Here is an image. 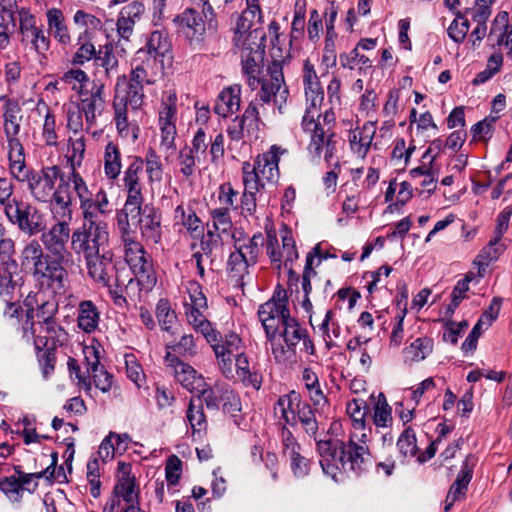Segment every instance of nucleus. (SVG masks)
Instances as JSON below:
<instances>
[{
	"mask_svg": "<svg viewBox=\"0 0 512 512\" xmlns=\"http://www.w3.org/2000/svg\"><path fill=\"white\" fill-rule=\"evenodd\" d=\"M130 221H136L142 237L146 241L159 243L162 236L161 217L153 207H139V213L132 216L123 211L118 217L125 262L135 276L141 290L150 291L157 282L151 256L130 230Z\"/></svg>",
	"mask_w": 512,
	"mask_h": 512,
	"instance_id": "f257e3e1",
	"label": "nucleus"
},
{
	"mask_svg": "<svg viewBox=\"0 0 512 512\" xmlns=\"http://www.w3.org/2000/svg\"><path fill=\"white\" fill-rule=\"evenodd\" d=\"M186 290L188 299L184 300L183 306L188 324L210 344L223 375L232 377V357L240 353L242 339L233 331L222 336L208 320L205 314L208 310L207 298L198 282L189 281Z\"/></svg>",
	"mask_w": 512,
	"mask_h": 512,
	"instance_id": "f03ea898",
	"label": "nucleus"
},
{
	"mask_svg": "<svg viewBox=\"0 0 512 512\" xmlns=\"http://www.w3.org/2000/svg\"><path fill=\"white\" fill-rule=\"evenodd\" d=\"M280 148L272 146L267 152L258 155L253 163L242 164L243 192L240 198L241 213L252 216L256 212L258 196L266 185L273 184L279 176Z\"/></svg>",
	"mask_w": 512,
	"mask_h": 512,
	"instance_id": "7ed1b4c3",
	"label": "nucleus"
},
{
	"mask_svg": "<svg viewBox=\"0 0 512 512\" xmlns=\"http://www.w3.org/2000/svg\"><path fill=\"white\" fill-rule=\"evenodd\" d=\"M325 122L323 127H319L305 120L304 132L310 135L307 151L311 160L318 163L323 158L327 167L330 168L323 176V185L326 190L334 192L341 169L339 155L341 141L335 133L332 114L325 116Z\"/></svg>",
	"mask_w": 512,
	"mask_h": 512,
	"instance_id": "20e7f679",
	"label": "nucleus"
},
{
	"mask_svg": "<svg viewBox=\"0 0 512 512\" xmlns=\"http://www.w3.org/2000/svg\"><path fill=\"white\" fill-rule=\"evenodd\" d=\"M65 174L58 165L44 166L40 170H29L18 182L26 183L31 196L38 202L50 203L51 214L59 215L60 208L66 209L69 197L66 193Z\"/></svg>",
	"mask_w": 512,
	"mask_h": 512,
	"instance_id": "39448f33",
	"label": "nucleus"
},
{
	"mask_svg": "<svg viewBox=\"0 0 512 512\" xmlns=\"http://www.w3.org/2000/svg\"><path fill=\"white\" fill-rule=\"evenodd\" d=\"M269 79L262 82V86L257 93L259 105L251 102L240 117L246 123L247 121L257 123L261 119V115L265 118L269 117L266 105L273 104L272 115H282L289 96L288 87L285 85L282 66L279 62H273L268 68Z\"/></svg>",
	"mask_w": 512,
	"mask_h": 512,
	"instance_id": "423d86ee",
	"label": "nucleus"
},
{
	"mask_svg": "<svg viewBox=\"0 0 512 512\" xmlns=\"http://www.w3.org/2000/svg\"><path fill=\"white\" fill-rule=\"evenodd\" d=\"M64 182L67 184L66 193L69 197V205L66 209L60 208L59 215L61 217L72 219V191L79 201L82 218L110 213L111 208L107 192L103 188L93 192L78 171H70L68 175H65Z\"/></svg>",
	"mask_w": 512,
	"mask_h": 512,
	"instance_id": "0eeeda50",
	"label": "nucleus"
},
{
	"mask_svg": "<svg viewBox=\"0 0 512 512\" xmlns=\"http://www.w3.org/2000/svg\"><path fill=\"white\" fill-rule=\"evenodd\" d=\"M287 297L284 290L275 291L272 298L258 309V317L264 328L266 338L271 346L272 354L277 362L285 359V348L277 342L280 326L290 317L287 307Z\"/></svg>",
	"mask_w": 512,
	"mask_h": 512,
	"instance_id": "6e6552de",
	"label": "nucleus"
},
{
	"mask_svg": "<svg viewBox=\"0 0 512 512\" xmlns=\"http://www.w3.org/2000/svg\"><path fill=\"white\" fill-rule=\"evenodd\" d=\"M106 215L82 218L81 225L71 234V248L83 258L90 257L108 249V224L103 219Z\"/></svg>",
	"mask_w": 512,
	"mask_h": 512,
	"instance_id": "1a4fd4ad",
	"label": "nucleus"
},
{
	"mask_svg": "<svg viewBox=\"0 0 512 512\" xmlns=\"http://www.w3.org/2000/svg\"><path fill=\"white\" fill-rule=\"evenodd\" d=\"M177 93L174 89L163 91L158 109V127L160 131V151L165 154V160L176 151L177 137Z\"/></svg>",
	"mask_w": 512,
	"mask_h": 512,
	"instance_id": "9d476101",
	"label": "nucleus"
},
{
	"mask_svg": "<svg viewBox=\"0 0 512 512\" xmlns=\"http://www.w3.org/2000/svg\"><path fill=\"white\" fill-rule=\"evenodd\" d=\"M302 78L306 99V110L301 122L302 129L304 130L305 120L308 122L311 121L319 127H323L326 123L325 116L332 114L335 119V114L332 110H327L324 114L319 113V108L324 100V92L314 65L309 60H305L304 62Z\"/></svg>",
	"mask_w": 512,
	"mask_h": 512,
	"instance_id": "9b49d317",
	"label": "nucleus"
},
{
	"mask_svg": "<svg viewBox=\"0 0 512 512\" xmlns=\"http://www.w3.org/2000/svg\"><path fill=\"white\" fill-rule=\"evenodd\" d=\"M280 237L282 247L280 248L276 233L273 231L267 232L266 240V253L272 263L277 269L281 270L282 267L286 268L290 275L294 274L293 263L298 259L299 254L296 248L295 240L292 231L283 226L280 229Z\"/></svg>",
	"mask_w": 512,
	"mask_h": 512,
	"instance_id": "f8f14e48",
	"label": "nucleus"
},
{
	"mask_svg": "<svg viewBox=\"0 0 512 512\" xmlns=\"http://www.w3.org/2000/svg\"><path fill=\"white\" fill-rule=\"evenodd\" d=\"M5 215L9 222L28 236H34L46 229L45 215L35 206L22 200L8 205Z\"/></svg>",
	"mask_w": 512,
	"mask_h": 512,
	"instance_id": "ddd939ff",
	"label": "nucleus"
},
{
	"mask_svg": "<svg viewBox=\"0 0 512 512\" xmlns=\"http://www.w3.org/2000/svg\"><path fill=\"white\" fill-rule=\"evenodd\" d=\"M64 336L65 331L56 320L47 322H34V320L30 322L27 320L23 326V339L27 343L33 342L38 352L43 349H53Z\"/></svg>",
	"mask_w": 512,
	"mask_h": 512,
	"instance_id": "4468645a",
	"label": "nucleus"
},
{
	"mask_svg": "<svg viewBox=\"0 0 512 512\" xmlns=\"http://www.w3.org/2000/svg\"><path fill=\"white\" fill-rule=\"evenodd\" d=\"M143 170V159L139 156H133L123 174V187L127 193L123 211H127L132 216L139 213V207L144 202L143 184L141 182Z\"/></svg>",
	"mask_w": 512,
	"mask_h": 512,
	"instance_id": "2eb2a0df",
	"label": "nucleus"
},
{
	"mask_svg": "<svg viewBox=\"0 0 512 512\" xmlns=\"http://www.w3.org/2000/svg\"><path fill=\"white\" fill-rule=\"evenodd\" d=\"M52 217L56 222L48 230L42 231L40 240L51 256L60 259H71L72 253L67 247L70 238L69 222L71 219L60 215Z\"/></svg>",
	"mask_w": 512,
	"mask_h": 512,
	"instance_id": "dca6fc26",
	"label": "nucleus"
},
{
	"mask_svg": "<svg viewBox=\"0 0 512 512\" xmlns=\"http://www.w3.org/2000/svg\"><path fill=\"white\" fill-rule=\"evenodd\" d=\"M174 22L179 32L191 43H200L206 29L215 28L217 25L216 18L212 22H209L201 13V7L194 4L178 15L174 19Z\"/></svg>",
	"mask_w": 512,
	"mask_h": 512,
	"instance_id": "f3484780",
	"label": "nucleus"
},
{
	"mask_svg": "<svg viewBox=\"0 0 512 512\" xmlns=\"http://www.w3.org/2000/svg\"><path fill=\"white\" fill-rule=\"evenodd\" d=\"M104 87L105 82L102 76L96 74L89 91L80 95V102L77 108L84 115L86 132H89L92 127L97 125V119L105 109Z\"/></svg>",
	"mask_w": 512,
	"mask_h": 512,
	"instance_id": "a211bd4d",
	"label": "nucleus"
},
{
	"mask_svg": "<svg viewBox=\"0 0 512 512\" xmlns=\"http://www.w3.org/2000/svg\"><path fill=\"white\" fill-rule=\"evenodd\" d=\"M190 149L195 158L204 160L210 155L211 162L217 163L224 156V136L217 133L214 136L206 132L204 128H198L193 135L190 145H185Z\"/></svg>",
	"mask_w": 512,
	"mask_h": 512,
	"instance_id": "6ab92c4d",
	"label": "nucleus"
},
{
	"mask_svg": "<svg viewBox=\"0 0 512 512\" xmlns=\"http://www.w3.org/2000/svg\"><path fill=\"white\" fill-rule=\"evenodd\" d=\"M69 260L52 256L42 268L32 273L34 281L41 289H51L53 292L64 289L68 272L63 264Z\"/></svg>",
	"mask_w": 512,
	"mask_h": 512,
	"instance_id": "aec40b11",
	"label": "nucleus"
},
{
	"mask_svg": "<svg viewBox=\"0 0 512 512\" xmlns=\"http://www.w3.org/2000/svg\"><path fill=\"white\" fill-rule=\"evenodd\" d=\"M167 370L174 376L185 389L195 393L196 390L202 389L204 378L190 364L181 360L177 355L167 351L164 357Z\"/></svg>",
	"mask_w": 512,
	"mask_h": 512,
	"instance_id": "412c9836",
	"label": "nucleus"
},
{
	"mask_svg": "<svg viewBox=\"0 0 512 512\" xmlns=\"http://www.w3.org/2000/svg\"><path fill=\"white\" fill-rule=\"evenodd\" d=\"M84 261L87 275L100 286H108V282L118 274L114 254L110 249L87 257Z\"/></svg>",
	"mask_w": 512,
	"mask_h": 512,
	"instance_id": "4be33fe9",
	"label": "nucleus"
},
{
	"mask_svg": "<svg viewBox=\"0 0 512 512\" xmlns=\"http://www.w3.org/2000/svg\"><path fill=\"white\" fill-rule=\"evenodd\" d=\"M238 47L241 48L243 75L246 77L248 86L255 90L267 79L260 78L263 51L260 49V44L254 41L252 43L243 42Z\"/></svg>",
	"mask_w": 512,
	"mask_h": 512,
	"instance_id": "5701e85b",
	"label": "nucleus"
},
{
	"mask_svg": "<svg viewBox=\"0 0 512 512\" xmlns=\"http://www.w3.org/2000/svg\"><path fill=\"white\" fill-rule=\"evenodd\" d=\"M146 15V7L141 0H132L121 7L117 20V36L125 41H129L134 33V27Z\"/></svg>",
	"mask_w": 512,
	"mask_h": 512,
	"instance_id": "b1692460",
	"label": "nucleus"
},
{
	"mask_svg": "<svg viewBox=\"0 0 512 512\" xmlns=\"http://www.w3.org/2000/svg\"><path fill=\"white\" fill-rule=\"evenodd\" d=\"M280 338L283 339L289 350L294 351L296 345L302 341L303 350L307 354L313 355L315 353L314 343L309 338L307 330L291 316L286 318L285 322L280 326L277 338V342L279 343H281Z\"/></svg>",
	"mask_w": 512,
	"mask_h": 512,
	"instance_id": "393cba45",
	"label": "nucleus"
},
{
	"mask_svg": "<svg viewBox=\"0 0 512 512\" xmlns=\"http://www.w3.org/2000/svg\"><path fill=\"white\" fill-rule=\"evenodd\" d=\"M339 461L343 470L352 471L359 475L366 469V455H368V446L359 445L353 441L339 443Z\"/></svg>",
	"mask_w": 512,
	"mask_h": 512,
	"instance_id": "a878e982",
	"label": "nucleus"
},
{
	"mask_svg": "<svg viewBox=\"0 0 512 512\" xmlns=\"http://www.w3.org/2000/svg\"><path fill=\"white\" fill-rule=\"evenodd\" d=\"M23 276L17 262L0 265V297L7 302L9 308L14 307L11 300L20 290Z\"/></svg>",
	"mask_w": 512,
	"mask_h": 512,
	"instance_id": "bb28decb",
	"label": "nucleus"
},
{
	"mask_svg": "<svg viewBox=\"0 0 512 512\" xmlns=\"http://www.w3.org/2000/svg\"><path fill=\"white\" fill-rule=\"evenodd\" d=\"M171 42L165 31L156 30L150 34L146 48L137 52V59H150V63L164 66V58L170 54Z\"/></svg>",
	"mask_w": 512,
	"mask_h": 512,
	"instance_id": "cd10ccee",
	"label": "nucleus"
},
{
	"mask_svg": "<svg viewBox=\"0 0 512 512\" xmlns=\"http://www.w3.org/2000/svg\"><path fill=\"white\" fill-rule=\"evenodd\" d=\"M233 253L244 256L248 261L257 264L261 249L265 243L262 233L257 232L253 236H247L243 230H235L232 234Z\"/></svg>",
	"mask_w": 512,
	"mask_h": 512,
	"instance_id": "c85d7f7f",
	"label": "nucleus"
},
{
	"mask_svg": "<svg viewBox=\"0 0 512 512\" xmlns=\"http://www.w3.org/2000/svg\"><path fill=\"white\" fill-rule=\"evenodd\" d=\"M5 139L9 172L15 180H23L30 169L26 164V153L20 136Z\"/></svg>",
	"mask_w": 512,
	"mask_h": 512,
	"instance_id": "c756f323",
	"label": "nucleus"
},
{
	"mask_svg": "<svg viewBox=\"0 0 512 512\" xmlns=\"http://www.w3.org/2000/svg\"><path fill=\"white\" fill-rule=\"evenodd\" d=\"M376 133V122L367 121L361 127L349 131L348 142L351 151L364 159L368 154Z\"/></svg>",
	"mask_w": 512,
	"mask_h": 512,
	"instance_id": "7c9ffc66",
	"label": "nucleus"
},
{
	"mask_svg": "<svg viewBox=\"0 0 512 512\" xmlns=\"http://www.w3.org/2000/svg\"><path fill=\"white\" fill-rule=\"evenodd\" d=\"M87 380L93 381L96 388L106 393L112 387V375H110L104 366L100 364L97 352L93 348H87L85 351Z\"/></svg>",
	"mask_w": 512,
	"mask_h": 512,
	"instance_id": "2f4dec72",
	"label": "nucleus"
},
{
	"mask_svg": "<svg viewBox=\"0 0 512 512\" xmlns=\"http://www.w3.org/2000/svg\"><path fill=\"white\" fill-rule=\"evenodd\" d=\"M339 443H343V441L321 440L317 443V450L320 456L319 463L322 470L324 474L330 476L336 482L340 474V466H338Z\"/></svg>",
	"mask_w": 512,
	"mask_h": 512,
	"instance_id": "473e14b6",
	"label": "nucleus"
},
{
	"mask_svg": "<svg viewBox=\"0 0 512 512\" xmlns=\"http://www.w3.org/2000/svg\"><path fill=\"white\" fill-rule=\"evenodd\" d=\"M75 314L77 327L80 331L92 334L98 330L101 312L92 300H81Z\"/></svg>",
	"mask_w": 512,
	"mask_h": 512,
	"instance_id": "72a5a7b5",
	"label": "nucleus"
},
{
	"mask_svg": "<svg viewBox=\"0 0 512 512\" xmlns=\"http://www.w3.org/2000/svg\"><path fill=\"white\" fill-rule=\"evenodd\" d=\"M119 87H120V84L117 83L116 95H115V98L113 101V107H114V111H115L114 119H115L116 128H117L118 133L122 137H131L133 140H136L138 138L140 129H139V126L136 124V122L128 121L127 113H128L129 105H127V104H125V102H123V100L121 98V93H120Z\"/></svg>",
	"mask_w": 512,
	"mask_h": 512,
	"instance_id": "f704fd0d",
	"label": "nucleus"
},
{
	"mask_svg": "<svg viewBox=\"0 0 512 512\" xmlns=\"http://www.w3.org/2000/svg\"><path fill=\"white\" fill-rule=\"evenodd\" d=\"M241 104V86L234 84L224 88L217 96L214 112L227 118L239 111Z\"/></svg>",
	"mask_w": 512,
	"mask_h": 512,
	"instance_id": "c9c22d12",
	"label": "nucleus"
},
{
	"mask_svg": "<svg viewBox=\"0 0 512 512\" xmlns=\"http://www.w3.org/2000/svg\"><path fill=\"white\" fill-rule=\"evenodd\" d=\"M121 475L114 488L117 497V503L121 504H137L138 494L136 491L135 477L130 473V466L125 463H119Z\"/></svg>",
	"mask_w": 512,
	"mask_h": 512,
	"instance_id": "e433bc0d",
	"label": "nucleus"
},
{
	"mask_svg": "<svg viewBox=\"0 0 512 512\" xmlns=\"http://www.w3.org/2000/svg\"><path fill=\"white\" fill-rule=\"evenodd\" d=\"M0 100L4 102L2 116L5 138L18 137L21 131L22 109L17 101L7 96H1Z\"/></svg>",
	"mask_w": 512,
	"mask_h": 512,
	"instance_id": "4c0bfd02",
	"label": "nucleus"
},
{
	"mask_svg": "<svg viewBox=\"0 0 512 512\" xmlns=\"http://www.w3.org/2000/svg\"><path fill=\"white\" fill-rule=\"evenodd\" d=\"M49 34L62 46H69L72 42L69 27L63 12L58 8H50L46 12Z\"/></svg>",
	"mask_w": 512,
	"mask_h": 512,
	"instance_id": "58836bf2",
	"label": "nucleus"
},
{
	"mask_svg": "<svg viewBox=\"0 0 512 512\" xmlns=\"http://www.w3.org/2000/svg\"><path fill=\"white\" fill-rule=\"evenodd\" d=\"M256 265L248 261L244 256L231 252L227 260V274L231 281L238 287H243L251 280L250 268Z\"/></svg>",
	"mask_w": 512,
	"mask_h": 512,
	"instance_id": "ea45409f",
	"label": "nucleus"
},
{
	"mask_svg": "<svg viewBox=\"0 0 512 512\" xmlns=\"http://www.w3.org/2000/svg\"><path fill=\"white\" fill-rule=\"evenodd\" d=\"M488 40L493 46H506L512 56V25L508 24V13L500 12L492 22Z\"/></svg>",
	"mask_w": 512,
	"mask_h": 512,
	"instance_id": "a19ab883",
	"label": "nucleus"
},
{
	"mask_svg": "<svg viewBox=\"0 0 512 512\" xmlns=\"http://www.w3.org/2000/svg\"><path fill=\"white\" fill-rule=\"evenodd\" d=\"M301 404L300 395L295 391H291L278 398L274 405V412L276 415H279L285 426L287 424L294 426L296 425L298 405Z\"/></svg>",
	"mask_w": 512,
	"mask_h": 512,
	"instance_id": "79ce46f5",
	"label": "nucleus"
},
{
	"mask_svg": "<svg viewBox=\"0 0 512 512\" xmlns=\"http://www.w3.org/2000/svg\"><path fill=\"white\" fill-rule=\"evenodd\" d=\"M90 31H82L76 40V50L72 54L71 63L74 66H84L90 61H94L98 51L91 39Z\"/></svg>",
	"mask_w": 512,
	"mask_h": 512,
	"instance_id": "37998d69",
	"label": "nucleus"
},
{
	"mask_svg": "<svg viewBox=\"0 0 512 512\" xmlns=\"http://www.w3.org/2000/svg\"><path fill=\"white\" fill-rule=\"evenodd\" d=\"M102 161L105 177L110 181L118 179L122 171V156L117 144L110 141L105 145Z\"/></svg>",
	"mask_w": 512,
	"mask_h": 512,
	"instance_id": "c03bdc74",
	"label": "nucleus"
},
{
	"mask_svg": "<svg viewBox=\"0 0 512 512\" xmlns=\"http://www.w3.org/2000/svg\"><path fill=\"white\" fill-rule=\"evenodd\" d=\"M433 339L427 336L414 339L403 349V359L405 363H417L425 360L433 351Z\"/></svg>",
	"mask_w": 512,
	"mask_h": 512,
	"instance_id": "a18cd8bd",
	"label": "nucleus"
},
{
	"mask_svg": "<svg viewBox=\"0 0 512 512\" xmlns=\"http://www.w3.org/2000/svg\"><path fill=\"white\" fill-rule=\"evenodd\" d=\"M260 14H256L253 11L244 10L237 19L235 28V45L240 46L243 42L250 43V40L257 38V30L251 31V27L256 18H260Z\"/></svg>",
	"mask_w": 512,
	"mask_h": 512,
	"instance_id": "49530a36",
	"label": "nucleus"
},
{
	"mask_svg": "<svg viewBox=\"0 0 512 512\" xmlns=\"http://www.w3.org/2000/svg\"><path fill=\"white\" fill-rule=\"evenodd\" d=\"M321 413H323V411H316L309 403L302 402L301 405H298L296 424L299 423L302 430L308 436L316 439L319 430V422L316 415H320Z\"/></svg>",
	"mask_w": 512,
	"mask_h": 512,
	"instance_id": "de8ad7c7",
	"label": "nucleus"
},
{
	"mask_svg": "<svg viewBox=\"0 0 512 512\" xmlns=\"http://www.w3.org/2000/svg\"><path fill=\"white\" fill-rule=\"evenodd\" d=\"M37 110L39 113L42 111L45 112L41 132L42 139L47 146H57L58 134L56 116L54 112L44 102L38 103Z\"/></svg>",
	"mask_w": 512,
	"mask_h": 512,
	"instance_id": "09e8293b",
	"label": "nucleus"
},
{
	"mask_svg": "<svg viewBox=\"0 0 512 512\" xmlns=\"http://www.w3.org/2000/svg\"><path fill=\"white\" fill-rule=\"evenodd\" d=\"M120 84L119 90L121 98L125 104L129 105L132 110L139 109L144 102V87L141 85L133 84L123 77L122 83Z\"/></svg>",
	"mask_w": 512,
	"mask_h": 512,
	"instance_id": "8fccbe9b",
	"label": "nucleus"
},
{
	"mask_svg": "<svg viewBox=\"0 0 512 512\" xmlns=\"http://www.w3.org/2000/svg\"><path fill=\"white\" fill-rule=\"evenodd\" d=\"M21 42L40 56H45L51 45L50 38L42 27L21 37Z\"/></svg>",
	"mask_w": 512,
	"mask_h": 512,
	"instance_id": "3c124183",
	"label": "nucleus"
},
{
	"mask_svg": "<svg viewBox=\"0 0 512 512\" xmlns=\"http://www.w3.org/2000/svg\"><path fill=\"white\" fill-rule=\"evenodd\" d=\"M174 218L177 223L182 224L193 236L202 233L201 220L191 208L178 205L174 211Z\"/></svg>",
	"mask_w": 512,
	"mask_h": 512,
	"instance_id": "603ef678",
	"label": "nucleus"
},
{
	"mask_svg": "<svg viewBox=\"0 0 512 512\" xmlns=\"http://www.w3.org/2000/svg\"><path fill=\"white\" fill-rule=\"evenodd\" d=\"M144 161V169L150 184L160 183L163 178V164L154 149H148Z\"/></svg>",
	"mask_w": 512,
	"mask_h": 512,
	"instance_id": "864d4df0",
	"label": "nucleus"
},
{
	"mask_svg": "<svg viewBox=\"0 0 512 512\" xmlns=\"http://www.w3.org/2000/svg\"><path fill=\"white\" fill-rule=\"evenodd\" d=\"M201 162L202 160L195 158L188 148L183 147L178 151L177 166L184 180H190L195 175L197 164Z\"/></svg>",
	"mask_w": 512,
	"mask_h": 512,
	"instance_id": "5fc2aeb1",
	"label": "nucleus"
},
{
	"mask_svg": "<svg viewBox=\"0 0 512 512\" xmlns=\"http://www.w3.org/2000/svg\"><path fill=\"white\" fill-rule=\"evenodd\" d=\"M373 410L372 418L376 427L388 428L392 425V409L383 393L379 394Z\"/></svg>",
	"mask_w": 512,
	"mask_h": 512,
	"instance_id": "6e6d98bb",
	"label": "nucleus"
},
{
	"mask_svg": "<svg viewBox=\"0 0 512 512\" xmlns=\"http://www.w3.org/2000/svg\"><path fill=\"white\" fill-rule=\"evenodd\" d=\"M499 241V237H495L493 240H490L489 244L486 245L475 258L474 265L477 266L479 277L483 276L490 262L498 258L500 253L498 247Z\"/></svg>",
	"mask_w": 512,
	"mask_h": 512,
	"instance_id": "4d7b16f0",
	"label": "nucleus"
},
{
	"mask_svg": "<svg viewBox=\"0 0 512 512\" xmlns=\"http://www.w3.org/2000/svg\"><path fill=\"white\" fill-rule=\"evenodd\" d=\"M201 388L202 389L196 390L195 392L201 396V398L198 399V403H205L208 409L218 410L222 404V392L225 390L226 386L217 385L213 388H210L204 381V384L201 385Z\"/></svg>",
	"mask_w": 512,
	"mask_h": 512,
	"instance_id": "13d9d810",
	"label": "nucleus"
},
{
	"mask_svg": "<svg viewBox=\"0 0 512 512\" xmlns=\"http://www.w3.org/2000/svg\"><path fill=\"white\" fill-rule=\"evenodd\" d=\"M156 318L162 330L169 332L176 323L177 316L167 299H160L155 309Z\"/></svg>",
	"mask_w": 512,
	"mask_h": 512,
	"instance_id": "bf43d9fd",
	"label": "nucleus"
},
{
	"mask_svg": "<svg viewBox=\"0 0 512 512\" xmlns=\"http://www.w3.org/2000/svg\"><path fill=\"white\" fill-rule=\"evenodd\" d=\"M94 64L103 69L105 78L109 79L115 74L118 68V60L114 55L112 48L105 46V49L98 50Z\"/></svg>",
	"mask_w": 512,
	"mask_h": 512,
	"instance_id": "052dcab7",
	"label": "nucleus"
},
{
	"mask_svg": "<svg viewBox=\"0 0 512 512\" xmlns=\"http://www.w3.org/2000/svg\"><path fill=\"white\" fill-rule=\"evenodd\" d=\"M85 147V140L83 137L68 139L67 161L71 171H77V169L82 165Z\"/></svg>",
	"mask_w": 512,
	"mask_h": 512,
	"instance_id": "680f3d73",
	"label": "nucleus"
},
{
	"mask_svg": "<svg viewBox=\"0 0 512 512\" xmlns=\"http://www.w3.org/2000/svg\"><path fill=\"white\" fill-rule=\"evenodd\" d=\"M186 418L191 426L193 434L200 433L206 429L207 422L201 402L191 400L187 409Z\"/></svg>",
	"mask_w": 512,
	"mask_h": 512,
	"instance_id": "e2e57ef3",
	"label": "nucleus"
},
{
	"mask_svg": "<svg viewBox=\"0 0 512 512\" xmlns=\"http://www.w3.org/2000/svg\"><path fill=\"white\" fill-rule=\"evenodd\" d=\"M397 447L400 454L407 457H415L418 452L417 439L414 430L411 427H407L400 434L397 440Z\"/></svg>",
	"mask_w": 512,
	"mask_h": 512,
	"instance_id": "0e129e2a",
	"label": "nucleus"
},
{
	"mask_svg": "<svg viewBox=\"0 0 512 512\" xmlns=\"http://www.w3.org/2000/svg\"><path fill=\"white\" fill-rule=\"evenodd\" d=\"M61 80L69 85L73 91L77 92L79 96L89 91V89H85L89 77L85 71L79 68L68 70L63 74Z\"/></svg>",
	"mask_w": 512,
	"mask_h": 512,
	"instance_id": "69168bd1",
	"label": "nucleus"
},
{
	"mask_svg": "<svg viewBox=\"0 0 512 512\" xmlns=\"http://www.w3.org/2000/svg\"><path fill=\"white\" fill-rule=\"evenodd\" d=\"M472 478V471L468 468L467 462L463 463L461 471L458 473L455 481L450 487L449 495L450 499L458 500L461 496H464Z\"/></svg>",
	"mask_w": 512,
	"mask_h": 512,
	"instance_id": "338daca9",
	"label": "nucleus"
},
{
	"mask_svg": "<svg viewBox=\"0 0 512 512\" xmlns=\"http://www.w3.org/2000/svg\"><path fill=\"white\" fill-rule=\"evenodd\" d=\"M346 411L350 416L353 429L364 428L367 412V406L364 400L352 399L347 403Z\"/></svg>",
	"mask_w": 512,
	"mask_h": 512,
	"instance_id": "774afa93",
	"label": "nucleus"
}]
</instances>
